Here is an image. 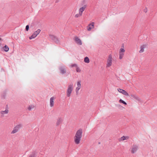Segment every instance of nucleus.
Wrapping results in <instances>:
<instances>
[{
    "label": "nucleus",
    "instance_id": "nucleus-4",
    "mask_svg": "<svg viewBox=\"0 0 157 157\" xmlns=\"http://www.w3.org/2000/svg\"><path fill=\"white\" fill-rule=\"evenodd\" d=\"M113 58L111 54H110L108 57L107 61L106 67H110L112 64Z\"/></svg>",
    "mask_w": 157,
    "mask_h": 157
},
{
    "label": "nucleus",
    "instance_id": "nucleus-11",
    "mask_svg": "<svg viewBox=\"0 0 157 157\" xmlns=\"http://www.w3.org/2000/svg\"><path fill=\"white\" fill-rule=\"evenodd\" d=\"M55 99V98L54 97H52L50 98L49 103L50 106L51 107H53L54 105V101Z\"/></svg>",
    "mask_w": 157,
    "mask_h": 157
},
{
    "label": "nucleus",
    "instance_id": "nucleus-2",
    "mask_svg": "<svg viewBox=\"0 0 157 157\" xmlns=\"http://www.w3.org/2000/svg\"><path fill=\"white\" fill-rule=\"evenodd\" d=\"M73 90V83L69 84L68 86L67 90V96L69 97L71 96V94Z\"/></svg>",
    "mask_w": 157,
    "mask_h": 157
},
{
    "label": "nucleus",
    "instance_id": "nucleus-16",
    "mask_svg": "<svg viewBox=\"0 0 157 157\" xmlns=\"http://www.w3.org/2000/svg\"><path fill=\"white\" fill-rule=\"evenodd\" d=\"M130 96L132 98L135 99L137 101H140V98L135 94H131L130 95Z\"/></svg>",
    "mask_w": 157,
    "mask_h": 157
},
{
    "label": "nucleus",
    "instance_id": "nucleus-30",
    "mask_svg": "<svg viewBox=\"0 0 157 157\" xmlns=\"http://www.w3.org/2000/svg\"><path fill=\"white\" fill-rule=\"evenodd\" d=\"M1 38H0V40H1Z\"/></svg>",
    "mask_w": 157,
    "mask_h": 157
},
{
    "label": "nucleus",
    "instance_id": "nucleus-13",
    "mask_svg": "<svg viewBox=\"0 0 157 157\" xmlns=\"http://www.w3.org/2000/svg\"><path fill=\"white\" fill-rule=\"evenodd\" d=\"M50 36L51 38L56 43H59V40L56 37L52 35H51Z\"/></svg>",
    "mask_w": 157,
    "mask_h": 157
},
{
    "label": "nucleus",
    "instance_id": "nucleus-5",
    "mask_svg": "<svg viewBox=\"0 0 157 157\" xmlns=\"http://www.w3.org/2000/svg\"><path fill=\"white\" fill-rule=\"evenodd\" d=\"M125 52L124 47V46H122L119 51V59H121L123 58Z\"/></svg>",
    "mask_w": 157,
    "mask_h": 157
},
{
    "label": "nucleus",
    "instance_id": "nucleus-8",
    "mask_svg": "<svg viewBox=\"0 0 157 157\" xmlns=\"http://www.w3.org/2000/svg\"><path fill=\"white\" fill-rule=\"evenodd\" d=\"M40 29H38L37 30L35 31L33 34V35L29 37V39L31 40L32 39L35 38L40 33Z\"/></svg>",
    "mask_w": 157,
    "mask_h": 157
},
{
    "label": "nucleus",
    "instance_id": "nucleus-25",
    "mask_svg": "<svg viewBox=\"0 0 157 157\" xmlns=\"http://www.w3.org/2000/svg\"><path fill=\"white\" fill-rule=\"evenodd\" d=\"M76 70L77 72H80L81 71L80 68L77 66H76Z\"/></svg>",
    "mask_w": 157,
    "mask_h": 157
},
{
    "label": "nucleus",
    "instance_id": "nucleus-17",
    "mask_svg": "<svg viewBox=\"0 0 157 157\" xmlns=\"http://www.w3.org/2000/svg\"><path fill=\"white\" fill-rule=\"evenodd\" d=\"M63 119L61 118H58L57 120L56 123V124L57 126H59L61 124L62 121Z\"/></svg>",
    "mask_w": 157,
    "mask_h": 157
},
{
    "label": "nucleus",
    "instance_id": "nucleus-22",
    "mask_svg": "<svg viewBox=\"0 0 157 157\" xmlns=\"http://www.w3.org/2000/svg\"><path fill=\"white\" fill-rule=\"evenodd\" d=\"M128 138L129 137L128 136H124L121 138V140L123 141L125 140H128Z\"/></svg>",
    "mask_w": 157,
    "mask_h": 157
},
{
    "label": "nucleus",
    "instance_id": "nucleus-1",
    "mask_svg": "<svg viewBox=\"0 0 157 157\" xmlns=\"http://www.w3.org/2000/svg\"><path fill=\"white\" fill-rule=\"evenodd\" d=\"M82 133V129H79L77 131L74 137V142L75 144H78L80 143Z\"/></svg>",
    "mask_w": 157,
    "mask_h": 157
},
{
    "label": "nucleus",
    "instance_id": "nucleus-24",
    "mask_svg": "<svg viewBox=\"0 0 157 157\" xmlns=\"http://www.w3.org/2000/svg\"><path fill=\"white\" fill-rule=\"evenodd\" d=\"M119 102L120 103H122L125 105H126L127 104V103L125 101H124L123 100L121 99H120L119 100Z\"/></svg>",
    "mask_w": 157,
    "mask_h": 157
},
{
    "label": "nucleus",
    "instance_id": "nucleus-28",
    "mask_svg": "<svg viewBox=\"0 0 157 157\" xmlns=\"http://www.w3.org/2000/svg\"><path fill=\"white\" fill-rule=\"evenodd\" d=\"M76 66H77V65H76V64H73V65H71V67H76Z\"/></svg>",
    "mask_w": 157,
    "mask_h": 157
},
{
    "label": "nucleus",
    "instance_id": "nucleus-3",
    "mask_svg": "<svg viewBox=\"0 0 157 157\" xmlns=\"http://www.w3.org/2000/svg\"><path fill=\"white\" fill-rule=\"evenodd\" d=\"M86 8V6L85 5L80 8L79 10V13L75 14V18H78L81 16L82 15L83 12L85 10Z\"/></svg>",
    "mask_w": 157,
    "mask_h": 157
},
{
    "label": "nucleus",
    "instance_id": "nucleus-19",
    "mask_svg": "<svg viewBox=\"0 0 157 157\" xmlns=\"http://www.w3.org/2000/svg\"><path fill=\"white\" fill-rule=\"evenodd\" d=\"M61 72L62 74L65 73L66 72V69L64 67H61L60 68Z\"/></svg>",
    "mask_w": 157,
    "mask_h": 157
},
{
    "label": "nucleus",
    "instance_id": "nucleus-7",
    "mask_svg": "<svg viewBox=\"0 0 157 157\" xmlns=\"http://www.w3.org/2000/svg\"><path fill=\"white\" fill-rule=\"evenodd\" d=\"M21 127V124H19L17 125L13 128V130L11 132V134L16 133L18 132Z\"/></svg>",
    "mask_w": 157,
    "mask_h": 157
},
{
    "label": "nucleus",
    "instance_id": "nucleus-6",
    "mask_svg": "<svg viewBox=\"0 0 157 157\" xmlns=\"http://www.w3.org/2000/svg\"><path fill=\"white\" fill-rule=\"evenodd\" d=\"M81 81H78L76 82L75 88V92L77 94H78L79 90L81 89Z\"/></svg>",
    "mask_w": 157,
    "mask_h": 157
},
{
    "label": "nucleus",
    "instance_id": "nucleus-12",
    "mask_svg": "<svg viewBox=\"0 0 157 157\" xmlns=\"http://www.w3.org/2000/svg\"><path fill=\"white\" fill-rule=\"evenodd\" d=\"M138 149V147L136 145L133 146L131 148V152L132 153H134L136 152Z\"/></svg>",
    "mask_w": 157,
    "mask_h": 157
},
{
    "label": "nucleus",
    "instance_id": "nucleus-10",
    "mask_svg": "<svg viewBox=\"0 0 157 157\" xmlns=\"http://www.w3.org/2000/svg\"><path fill=\"white\" fill-rule=\"evenodd\" d=\"M117 91L120 93L124 95L127 96H130L129 94L128 93L126 92L125 90L120 88H118L117 89Z\"/></svg>",
    "mask_w": 157,
    "mask_h": 157
},
{
    "label": "nucleus",
    "instance_id": "nucleus-29",
    "mask_svg": "<svg viewBox=\"0 0 157 157\" xmlns=\"http://www.w3.org/2000/svg\"><path fill=\"white\" fill-rule=\"evenodd\" d=\"M1 44H0V46L1 45Z\"/></svg>",
    "mask_w": 157,
    "mask_h": 157
},
{
    "label": "nucleus",
    "instance_id": "nucleus-15",
    "mask_svg": "<svg viewBox=\"0 0 157 157\" xmlns=\"http://www.w3.org/2000/svg\"><path fill=\"white\" fill-rule=\"evenodd\" d=\"M94 23H92L89 24L87 27V30L88 31H90L92 29L94 28Z\"/></svg>",
    "mask_w": 157,
    "mask_h": 157
},
{
    "label": "nucleus",
    "instance_id": "nucleus-20",
    "mask_svg": "<svg viewBox=\"0 0 157 157\" xmlns=\"http://www.w3.org/2000/svg\"><path fill=\"white\" fill-rule=\"evenodd\" d=\"M8 112V110L7 109H6L5 111H2L1 112V114L3 116L4 114H7Z\"/></svg>",
    "mask_w": 157,
    "mask_h": 157
},
{
    "label": "nucleus",
    "instance_id": "nucleus-14",
    "mask_svg": "<svg viewBox=\"0 0 157 157\" xmlns=\"http://www.w3.org/2000/svg\"><path fill=\"white\" fill-rule=\"evenodd\" d=\"M75 42L78 44L81 45L82 44V42L80 39L77 37H75Z\"/></svg>",
    "mask_w": 157,
    "mask_h": 157
},
{
    "label": "nucleus",
    "instance_id": "nucleus-18",
    "mask_svg": "<svg viewBox=\"0 0 157 157\" xmlns=\"http://www.w3.org/2000/svg\"><path fill=\"white\" fill-rule=\"evenodd\" d=\"M35 106L34 105H31L28 106L27 109L29 111H31L35 109Z\"/></svg>",
    "mask_w": 157,
    "mask_h": 157
},
{
    "label": "nucleus",
    "instance_id": "nucleus-23",
    "mask_svg": "<svg viewBox=\"0 0 157 157\" xmlns=\"http://www.w3.org/2000/svg\"><path fill=\"white\" fill-rule=\"evenodd\" d=\"M84 61L86 63H89L90 62L89 58L87 57H85L84 59Z\"/></svg>",
    "mask_w": 157,
    "mask_h": 157
},
{
    "label": "nucleus",
    "instance_id": "nucleus-21",
    "mask_svg": "<svg viewBox=\"0 0 157 157\" xmlns=\"http://www.w3.org/2000/svg\"><path fill=\"white\" fill-rule=\"evenodd\" d=\"M3 49L5 52H7L9 50V48L7 45H5V46L3 47Z\"/></svg>",
    "mask_w": 157,
    "mask_h": 157
},
{
    "label": "nucleus",
    "instance_id": "nucleus-26",
    "mask_svg": "<svg viewBox=\"0 0 157 157\" xmlns=\"http://www.w3.org/2000/svg\"><path fill=\"white\" fill-rule=\"evenodd\" d=\"M29 157H36V155L34 154L33 153L30 155Z\"/></svg>",
    "mask_w": 157,
    "mask_h": 157
},
{
    "label": "nucleus",
    "instance_id": "nucleus-27",
    "mask_svg": "<svg viewBox=\"0 0 157 157\" xmlns=\"http://www.w3.org/2000/svg\"><path fill=\"white\" fill-rule=\"evenodd\" d=\"M29 29V26L28 25H27L26 26V31H28Z\"/></svg>",
    "mask_w": 157,
    "mask_h": 157
},
{
    "label": "nucleus",
    "instance_id": "nucleus-9",
    "mask_svg": "<svg viewBox=\"0 0 157 157\" xmlns=\"http://www.w3.org/2000/svg\"><path fill=\"white\" fill-rule=\"evenodd\" d=\"M147 44H144L141 45L140 47V50L139 52L142 53L144 52V50L147 47Z\"/></svg>",
    "mask_w": 157,
    "mask_h": 157
}]
</instances>
